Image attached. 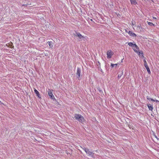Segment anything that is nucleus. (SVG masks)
Wrapping results in <instances>:
<instances>
[{
  "label": "nucleus",
  "mask_w": 159,
  "mask_h": 159,
  "mask_svg": "<svg viewBox=\"0 0 159 159\" xmlns=\"http://www.w3.org/2000/svg\"><path fill=\"white\" fill-rule=\"evenodd\" d=\"M74 116L75 120L82 124H84L86 120L80 114L75 113L74 115Z\"/></svg>",
  "instance_id": "nucleus-1"
},
{
  "label": "nucleus",
  "mask_w": 159,
  "mask_h": 159,
  "mask_svg": "<svg viewBox=\"0 0 159 159\" xmlns=\"http://www.w3.org/2000/svg\"><path fill=\"white\" fill-rule=\"evenodd\" d=\"M99 91H101V90H100V89H99Z\"/></svg>",
  "instance_id": "nucleus-26"
},
{
  "label": "nucleus",
  "mask_w": 159,
  "mask_h": 159,
  "mask_svg": "<svg viewBox=\"0 0 159 159\" xmlns=\"http://www.w3.org/2000/svg\"><path fill=\"white\" fill-rule=\"evenodd\" d=\"M48 93L49 96L50 98L51 99L53 100H56V99L54 95H53L52 92H51V91L50 89H48Z\"/></svg>",
  "instance_id": "nucleus-9"
},
{
  "label": "nucleus",
  "mask_w": 159,
  "mask_h": 159,
  "mask_svg": "<svg viewBox=\"0 0 159 159\" xmlns=\"http://www.w3.org/2000/svg\"><path fill=\"white\" fill-rule=\"evenodd\" d=\"M147 99H148V100H150L151 101H153V102H155V100L154 99H153L152 98H149V97L148 96H147Z\"/></svg>",
  "instance_id": "nucleus-18"
},
{
  "label": "nucleus",
  "mask_w": 159,
  "mask_h": 159,
  "mask_svg": "<svg viewBox=\"0 0 159 159\" xmlns=\"http://www.w3.org/2000/svg\"><path fill=\"white\" fill-rule=\"evenodd\" d=\"M134 51L135 52H136L139 55V56L140 58H141L142 59L143 58H144V59H145L146 58L144 57L143 52L142 51H140V50Z\"/></svg>",
  "instance_id": "nucleus-4"
},
{
  "label": "nucleus",
  "mask_w": 159,
  "mask_h": 159,
  "mask_svg": "<svg viewBox=\"0 0 159 159\" xmlns=\"http://www.w3.org/2000/svg\"><path fill=\"white\" fill-rule=\"evenodd\" d=\"M75 35V36L78 37L81 40H83L84 41H85V40L87 39V37L82 36V35L79 32H76Z\"/></svg>",
  "instance_id": "nucleus-2"
},
{
  "label": "nucleus",
  "mask_w": 159,
  "mask_h": 159,
  "mask_svg": "<svg viewBox=\"0 0 159 159\" xmlns=\"http://www.w3.org/2000/svg\"><path fill=\"white\" fill-rule=\"evenodd\" d=\"M100 71L101 72H102V70L101 69Z\"/></svg>",
  "instance_id": "nucleus-23"
},
{
  "label": "nucleus",
  "mask_w": 159,
  "mask_h": 159,
  "mask_svg": "<svg viewBox=\"0 0 159 159\" xmlns=\"http://www.w3.org/2000/svg\"><path fill=\"white\" fill-rule=\"evenodd\" d=\"M48 43L50 48L52 49L53 45V43L51 41L48 42Z\"/></svg>",
  "instance_id": "nucleus-12"
},
{
  "label": "nucleus",
  "mask_w": 159,
  "mask_h": 159,
  "mask_svg": "<svg viewBox=\"0 0 159 159\" xmlns=\"http://www.w3.org/2000/svg\"><path fill=\"white\" fill-rule=\"evenodd\" d=\"M81 72V70L79 68H78L76 74L77 78H78L79 80H80L81 79V77H80Z\"/></svg>",
  "instance_id": "nucleus-6"
},
{
  "label": "nucleus",
  "mask_w": 159,
  "mask_h": 159,
  "mask_svg": "<svg viewBox=\"0 0 159 159\" xmlns=\"http://www.w3.org/2000/svg\"><path fill=\"white\" fill-rule=\"evenodd\" d=\"M131 3V4L132 5H136L137 3L136 0H129Z\"/></svg>",
  "instance_id": "nucleus-14"
},
{
  "label": "nucleus",
  "mask_w": 159,
  "mask_h": 159,
  "mask_svg": "<svg viewBox=\"0 0 159 159\" xmlns=\"http://www.w3.org/2000/svg\"><path fill=\"white\" fill-rule=\"evenodd\" d=\"M122 74H123V72L122 73H121L120 74H118V79H120V77H121V76Z\"/></svg>",
  "instance_id": "nucleus-20"
},
{
  "label": "nucleus",
  "mask_w": 159,
  "mask_h": 159,
  "mask_svg": "<svg viewBox=\"0 0 159 159\" xmlns=\"http://www.w3.org/2000/svg\"><path fill=\"white\" fill-rule=\"evenodd\" d=\"M147 106L149 110L152 111L153 109L152 105H151L149 103H147Z\"/></svg>",
  "instance_id": "nucleus-11"
},
{
  "label": "nucleus",
  "mask_w": 159,
  "mask_h": 159,
  "mask_svg": "<svg viewBox=\"0 0 159 159\" xmlns=\"http://www.w3.org/2000/svg\"><path fill=\"white\" fill-rule=\"evenodd\" d=\"M154 18V19H156V17H154V18Z\"/></svg>",
  "instance_id": "nucleus-25"
},
{
  "label": "nucleus",
  "mask_w": 159,
  "mask_h": 159,
  "mask_svg": "<svg viewBox=\"0 0 159 159\" xmlns=\"http://www.w3.org/2000/svg\"><path fill=\"white\" fill-rule=\"evenodd\" d=\"M155 137L156 138H157V136H156V135H155Z\"/></svg>",
  "instance_id": "nucleus-24"
},
{
  "label": "nucleus",
  "mask_w": 159,
  "mask_h": 159,
  "mask_svg": "<svg viewBox=\"0 0 159 159\" xmlns=\"http://www.w3.org/2000/svg\"><path fill=\"white\" fill-rule=\"evenodd\" d=\"M117 64H113L112 63H111L110 66L111 68H113L114 66H115V67L117 66Z\"/></svg>",
  "instance_id": "nucleus-16"
},
{
  "label": "nucleus",
  "mask_w": 159,
  "mask_h": 159,
  "mask_svg": "<svg viewBox=\"0 0 159 159\" xmlns=\"http://www.w3.org/2000/svg\"><path fill=\"white\" fill-rule=\"evenodd\" d=\"M128 45L129 46L132 47L133 50H135L136 49H139L138 46L134 42H129L128 43Z\"/></svg>",
  "instance_id": "nucleus-3"
},
{
  "label": "nucleus",
  "mask_w": 159,
  "mask_h": 159,
  "mask_svg": "<svg viewBox=\"0 0 159 159\" xmlns=\"http://www.w3.org/2000/svg\"><path fill=\"white\" fill-rule=\"evenodd\" d=\"M6 45L8 47H9L10 48H12L14 47L12 43L11 42H10V43H9L7 44Z\"/></svg>",
  "instance_id": "nucleus-15"
},
{
  "label": "nucleus",
  "mask_w": 159,
  "mask_h": 159,
  "mask_svg": "<svg viewBox=\"0 0 159 159\" xmlns=\"http://www.w3.org/2000/svg\"><path fill=\"white\" fill-rule=\"evenodd\" d=\"M128 33L130 36H133V37H135L136 36L135 33H133L132 31L130 30L128 32Z\"/></svg>",
  "instance_id": "nucleus-13"
},
{
  "label": "nucleus",
  "mask_w": 159,
  "mask_h": 159,
  "mask_svg": "<svg viewBox=\"0 0 159 159\" xmlns=\"http://www.w3.org/2000/svg\"><path fill=\"white\" fill-rule=\"evenodd\" d=\"M148 24L149 25H150V26H155L154 24H153V23H152V22H148Z\"/></svg>",
  "instance_id": "nucleus-17"
},
{
  "label": "nucleus",
  "mask_w": 159,
  "mask_h": 159,
  "mask_svg": "<svg viewBox=\"0 0 159 159\" xmlns=\"http://www.w3.org/2000/svg\"><path fill=\"white\" fill-rule=\"evenodd\" d=\"M113 54L114 53L111 50H108L107 52V58L108 59L111 58Z\"/></svg>",
  "instance_id": "nucleus-8"
},
{
  "label": "nucleus",
  "mask_w": 159,
  "mask_h": 159,
  "mask_svg": "<svg viewBox=\"0 0 159 159\" xmlns=\"http://www.w3.org/2000/svg\"><path fill=\"white\" fill-rule=\"evenodd\" d=\"M97 66H98L99 68H100L101 64L99 61H98V63H97Z\"/></svg>",
  "instance_id": "nucleus-19"
},
{
  "label": "nucleus",
  "mask_w": 159,
  "mask_h": 159,
  "mask_svg": "<svg viewBox=\"0 0 159 159\" xmlns=\"http://www.w3.org/2000/svg\"><path fill=\"white\" fill-rule=\"evenodd\" d=\"M155 102H159V101L157 100H155Z\"/></svg>",
  "instance_id": "nucleus-22"
},
{
  "label": "nucleus",
  "mask_w": 159,
  "mask_h": 159,
  "mask_svg": "<svg viewBox=\"0 0 159 159\" xmlns=\"http://www.w3.org/2000/svg\"><path fill=\"white\" fill-rule=\"evenodd\" d=\"M143 62L144 63V66H145V67L146 68V69L148 73L149 74H150L151 71L150 70V69L147 63V62H146V61L145 60V59H143Z\"/></svg>",
  "instance_id": "nucleus-7"
},
{
  "label": "nucleus",
  "mask_w": 159,
  "mask_h": 159,
  "mask_svg": "<svg viewBox=\"0 0 159 159\" xmlns=\"http://www.w3.org/2000/svg\"><path fill=\"white\" fill-rule=\"evenodd\" d=\"M84 151L89 155L91 156L92 157H94V153L90 151L88 148H84Z\"/></svg>",
  "instance_id": "nucleus-5"
},
{
  "label": "nucleus",
  "mask_w": 159,
  "mask_h": 159,
  "mask_svg": "<svg viewBox=\"0 0 159 159\" xmlns=\"http://www.w3.org/2000/svg\"><path fill=\"white\" fill-rule=\"evenodd\" d=\"M34 91L38 97L40 99L41 98V97L39 91L35 89H34Z\"/></svg>",
  "instance_id": "nucleus-10"
},
{
  "label": "nucleus",
  "mask_w": 159,
  "mask_h": 159,
  "mask_svg": "<svg viewBox=\"0 0 159 159\" xmlns=\"http://www.w3.org/2000/svg\"><path fill=\"white\" fill-rule=\"evenodd\" d=\"M82 149L84 151V148H85L83 146V147H82Z\"/></svg>",
  "instance_id": "nucleus-21"
}]
</instances>
